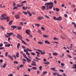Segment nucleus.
<instances>
[{
  "label": "nucleus",
  "mask_w": 76,
  "mask_h": 76,
  "mask_svg": "<svg viewBox=\"0 0 76 76\" xmlns=\"http://www.w3.org/2000/svg\"><path fill=\"white\" fill-rule=\"evenodd\" d=\"M31 54L32 55V56H35V53H34V52H31Z\"/></svg>",
  "instance_id": "nucleus-40"
},
{
  "label": "nucleus",
  "mask_w": 76,
  "mask_h": 76,
  "mask_svg": "<svg viewBox=\"0 0 76 76\" xmlns=\"http://www.w3.org/2000/svg\"><path fill=\"white\" fill-rule=\"evenodd\" d=\"M6 16V15L5 14H2L1 15V18H3L4 17Z\"/></svg>",
  "instance_id": "nucleus-31"
},
{
  "label": "nucleus",
  "mask_w": 76,
  "mask_h": 76,
  "mask_svg": "<svg viewBox=\"0 0 76 76\" xmlns=\"http://www.w3.org/2000/svg\"><path fill=\"white\" fill-rule=\"evenodd\" d=\"M0 57H3V58H4V56H3V55H0Z\"/></svg>",
  "instance_id": "nucleus-55"
},
{
  "label": "nucleus",
  "mask_w": 76,
  "mask_h": 76,
  "mask_svg": "<svg viewBox=\"0 0 76 76\" xmlns=\"http://www.w3.org/2000/svg\"><path fill=\"white\" fill-rule=\"evenodd\" d=\"M18 37L20 40H22V36L21 35L18 34Z\"/></svg>",
  "instance_id": "nucleus-4"
},
{
  "label": "nucleus",
  "mask_w": 76,
  "mask_h": 76,
  "mask_svg": "<svg viewBox=\"0 0 76 76\" xmlns=\"http://www.w3.org/2000/svg\"><path fill=\"white\" fill-rule=\"evenodd\" d=\"M18 29L19 30H20V29H22V27H20V26H18L17 27Z\"/></svg>",
  "instance_id": "nucleus-35"
},
{
  "label": "nucleus",
  "mask_w": 76,
  "mask_h": 76,
  "mask_svg": "<svg viewBox=\"0 0 76 76\" xmlns=\"http://www.w3.org/2000/svg\"><path fill=\"white\" fill-rule=\"evenodd\" d=\"M36 50L38 51H39V52H40L41 54L44 55V54H45V50H43L42 51L36 49Z\"/></svg>",
  "instance_id": "nucleus-3"
},
{
  "label": "nucleus",
  "mask_w": 76,
  "mask_h": 76,
  "mask_svg": "<svg viewBox=\"0 0 76 76\" xmlns=\"http://www.w3.org/2000/svg\"><path fill=\"white\" fill-rule=\"evenodd\" d=\"M38 44H43V42H37Z\"/></svg>",
  "instance_id": "nucleus-41"
},
{
  "label": "nucleus",
  "mask_w": 76,
  "mask_h": 76,
  "mask_svg": "<svg viewBox=\"0 0 76 76\" xmlns=\"http://www.w3.org/2000/svg\"><path fill=\"white\" fill-rule=\"evenodd\" d=\"M35 58L37 59V60H41V58L40 59H39L37 57H35Z\"/></svg>",
  "instance_id": "nucleus-50"
},
{
  "label": "nucleus",
  "mask_w": 76,
  "mask_h": 76,
  "mask_svg": "<svg viewBox=\"0 0 76 76\" xmlns=\"http://www.w3.org/2000/svg\"><path fill=\"white\" fill-rule=\"evenodd\" d=\"M3 43H1L0 44V47H3Z\"/></svg>",
  "instance_id": "nucleus-53"
},
{
  "label": "nucleus",
  "mask_w": 76,
  "mask_h": 76,
  "mask_svg": "<svg viewBox=\"0 0 76 76\" xmlns=\"http://www.w3.org/2000/svg\"><path fill=\"white\" fill-rule=\"evenodd\" d=\"M29 75L27 74H25L23 76H29Z\"/></svg>",
  "instance_id": "nucleus-64"
},
{
  "label": "nucleus",
  "mask_w": 76,
  "mask_h": 76,
  "mask_svg": "<svg viewBox=\"0 0 76 76\" xmlns=\"http://www.w3.org/2000/svg\"><path fill=\"white\" fill-rule=\"evenodd\" d=\"M26 59L27 60V63H30V61H31V60L30 59L28 58Z\"/></svg>",
  "instance_id": "nucleus-15"
},
{
  "label": "nucleus",
  "mask_w": 76,
  "mask_h": 76,
  "mask_svg": "<svg viewBox=\"0 0 76 76\" xmlns=\"http://www.w3.org/2000/svg\"><path fill=\"white\" fill-rule=\"evenodd\" d=\"M47 71H43V74L44 75H45V74H47Z\"/></svg>",
  "instance_id": "nucleus-26"
},
{
  "label": "nucleus",
  "mask_w": 76,
  "mask_h": 76,
  "mask_svg": "<svg viewBox=\"0 0 76 76\" xmlns=\"http://www.w3.org/2000/svg\"><path fill=\"white\" fill-rule=\"evenodd\" d=\"M62 19V18L61 16H59L58 18H57V20H61Z\"/></svg>",
  "instance_id": "nucleus-13"
},
{
  "label": "nucleus",
  "mask_w": 76,
  "mask_h": 76,
  "mask_svg": "<svg viewBox=\"0 0 76 76\" xmlns=\"http://www.w3.org/2000/svg\"><path fill=\"white\" fill-rule=\"evenodd\" d=\"M38 32L39 34H42V32L41 31V30L40 29L38 30Z\"/></svg>",
  "instance_id": "nucleus-21"
},
{
  "label": "nucleus",
  "mask_w": 76,
  "mask_h": 76,
  "mask_svg": "<svg viewBox=\"0 0 76 76\" xmlns=\"http://www.w3.org/2000/svg\"><path fill=\"white\" fill-rule=\"evenodd\" d=\"M50 69H51L52 70H53V71H54V70H56V69L54 68H50Z\"/></svg>",
  "instance_id": "nucleus-44"
},
{
  "label": "nucleus",
  "mask_w": 76,
  "mask_h": 76,
  "mask_svg": "<svg viewBox=\"0 0 76 76\" xmlns=\"http://www.w3.org/2000/svg\"><path fill=\"white\" fill-rule=\"evenodd\" d=\"M23 66H24V65H23V64H21L20 65L19 67L20 68L22 67H23Z\"/></svg>",
  "instance_id": "nucleus-45"
},
{
  "label": "nucleus",
  "mask_w": 76,
  "mask_h": 76,
  "mask_svg": "<svg viewBox=\"0 0 76 76\" xmlns=\"http://www.w3.org/2000/svg\"><path fill=\"white\" fill-rule=\"evenodd\" d=\"M7 34H5V36L6 37V38H9V37H10L11 35H13V33H7ZM8 35V36H7Z\"/></svg>",
  "instance_id": "nucleus-2"
},
{
  "label": "nucleus",
  "mask_w": 76,
  "mask_h": 76,
  "mask_svg": "<svg viewBox=\"0 0 76 76\" xmlns=\"http://www.w3.org/2000/svg\"><path fill=\"white\" fill-rule=\"evenodd\" d=\"M30 32V30L29 29H27L26 31V34H29Z\"/></svg>",
  "instance_id": "nucleus-16"
},
{
  "label": "nucleus",
  "mask_w": 76,
  "mask_h": 76,
  "mask_svg": "<svg viewBox=\"0 0 76 76\" xmlns=\"http://www.w3.org/2000/svg\"><path fill=\"white\" fill-rule=\"evenodd\" d=\"M46 9V7L45 6H42L41 7V9L42 10H45Z\"/></svg>",
  "instance_id": "nucleus-11"
},
{
  "label": "nucleus",
  "mask_w": 76,
  "mask_h": 76,
  "mask_svg": "<svg viewBox=\"0 0 76 76\" xmlns=\"http://www.w3.org/2000/svg\"><path fill=\"white\" fill-rule=\"evenodd\" d=\"M73 66L72 67V69H76V64H73Z\"/></svg>",
  "instance_id": "nucleus-27"
},
{
  "label": "nucleus",
  "mask_w": 76,
  "mask_h": 76,
  "mask_svg": "<svg viewBox=\"0 0 76 76\" xmlns=\"http://www.w3.org/2000/svg\"><path fill=\"white\" fill-rule=\"evenodd\" d=\"M21 42L22 43L24 44H25V45H29L28 44H27L24 40H21Z\"/></svg>",
  "instance_id": "nucleus-10"
},
{
  "label": "nucleus",
  "mask_w": 76,
  "mask_h": 76,
  "mask_svg": "<svg viewBox=\"0 0 76 76\" xmlns=\"http://www.w3.org/2000/svg\"><path fill=\"white\" fill-rule=\"evenodd\" d=\"M37 64L36 63H35V64L32 63L31 64V65H32V66H37V64Z\"/></svg>",
  "instance_id": "nucleus-37"
},
{
  "label": "nucleus",
  "mask_w": 76,
  "mask_h": 76,
  "mask_svg": "<svg viewBox=\"0 0 76 76\" xmlns=\"http://www.w3.org/2000/svg\"><path fill=\"white\" fill-rule=\"evenodd\" d=\"M26 9H28L29 10L31 9V7H26Z\"/></svg>",
  "instance_id": "nucleus-46"
},
{
  "label": "nucleus",
  "mask_w": 76,
  "mask_h": 76,
  "mask_svg": "<svg viewBox=\"0 0 76 76\" xmlns=\"http://www.w3.org/2000/svg\"><path fill=\"white\" fill-rule=\"evenodd\" d=\"M59 72H64V70L62 69L59 70Z\"/></svg>",
  "instance_id": "nucleus-51"
},
{
  "label": "nucleus",
  "mask_w": 76,
  "mask_h": 76,
  "mask_svg": "<svg viewBox=\"0 0 76 76\" xmlns=\"http://www.w3.org/2000/svg\"><path fill=\"white\" fill-rule=\"evenodd\" d=\"M19 53L18 52H17L16 53V56L17 57H19Z\"/></svg>",
  "instance_id": "nucleus-24"
},
{
  "label": "nucleus",
  "mask_w": 76,
  "mask_h": 76,
  "mask_svg": "<svg viewBox=\"0 0 76 76\" xmlns=\"http://www.w3.org/2000/svg\"><path fill=\"white\" fill-rule=\"evenodd\" d=\"M26 54L27 55H28V56L30 55V54L29 53L28 51L26 52Z\"/></svg>",
  "instance_id": "nucleus-49"
},
{
  "label": "nucleus",
  "mask_w": 76,
  "mask_h": 76,
  "mask_svg": "<svg viewBox=\"0 0 76 76\" xmlns=\"http://www.w3.org/2000/svg\"><path fill=\"white\" fill-rule=\"evenodd\" d=\"M42 19H44V17H43L39 16L37 18V20H42Z\"/></svg>",
  "instance_id": "nucleus-6"
},
{
  "label": "nucleus",
  "mask_w": 76,
  "mask_h": 76,
  "mask_svg": "<svg viewBox=\"0 0 76 76\" xmlns=\"http://www.w3.org/2000/svg\"><path fill=\"white\" fill-rule=\"evenodd\" d=\"M26 1H23L21 3V4H23V3H26Z\"/></svg>",
  "instance_id": "nucleus-52"
},
{
  "label": "nucleus",
  "mask_w": 76,
  "mask_h": 76,
  "mask_svg": "<svg viewBox=\"0 0 76 76\" xmlns=\"http://www.w3.org/2000/svg\"><path fill=\"white\" fill-rule=\"evenodd\" d=\"M32 69L33 70H37V68L36 67H33L32 68Z\"/></svg>",
  "instance_id": "nucleus-32"
},
{
  "label": "nucleus",
  "mask_w": 76,
  "mask_h": 76,
  "mask_svg": "<svg viewBox=\"0 0 76 76\" xmlns=\"http://www.w3.org/2000/svg\"><path fill=\"white\" fill-rule=\"evenodd\" d=\"M64 17L66 18H67V15L66 14H64Z\"/></svg>",
  "instance_id": "nucleus-62"
},
{
  "label": "nucleus",
  "mask_w": 76,
  "mask_h": 76,
  "mask_svg": "<svg viewBox=\"0 0 76 76\" xmlns=\"http://www.w3.org/2000/svg\"><path fill=\"white\" fill-rule=\"evenodd\" d=\"M45 5L46 6V9L48 10L49 9H52L53 7V3L49 2L45 3Z\"/></svg>",
  "instance_id": "nucleus-1"
},
{
  "label": "nucleus",
  "mask_w": 76,
  "mask_h": 76,
  "mask_svg": "<svg viewBox=\"0 0 76 76\" xmlns=\"http://www.w3.org/2000/svg\"><path fill=\"white\" fill-rule=\"evenodd\" d=\"M23 56L24 58H26V59L28 58V57H27L25 53H23Z\"/></svg>",
  "instance_id": "nucleus-14"
},
{
  "label": "nucleus",
  "mask_w": 76,
  "mask_h": 76,
  "mask_svg": "<svg viewBox=\"0 0 76 76\" xmlns=\"http://www.w3.org/2000/svg\"><path fill=\"white\" fill-rule=\"evenodd\" d=\"M41 29H42V31H44L45 30V28H44V27H41Z\"/></svg>",
  "instance_id": "nucleus-39"
},
{
  "label": "nucleus",
  "mask_w": 76,
  "mask_h": 76,
  "mask_svg": "<svg viewBox=\"0 0 76 76\" xmlns=\"http://www.w3.org/2000/svg\"><path fill=\"white\" fill-rule=\"evenodd\" d=\"M7 54H8V53L6 52L5 53V57H7Z\"/></svg>",
  "instance_id": "nucleus-47"
},
{
  "label": "nucleus",
  "mask_w": 76,
  "mask_h": 76,
  "mask_svg": "<svg viewBox=\"0 0 76 76\" xmlns=\"http://www.w3.org/2000/svg\"><path fill=\"white\" fill-rule=\"evenodd\" d=\"M39 71H37V75H39Z\"/></svg>",
  "instance_id": "nucleus-60"
},
{
  "label": "nucleus",
  "mask_w": 76,
  "mask_h": 76,
  "mask_svg": "<svg viewBox=\"0 0 76 76\" xmlns=\"http://www.w3.org/2000/svg\"><path fill=\"white\" fill-rule=\"evenodd\" d=\"M22 9H23V10H26V7H22Z\"/></svg>",
  "instance_id": "nucleus-33"
},
{
  "label": "nucleus",
  "mask_w": 76,
  "mask_h": 76,
  "mask_svg": "<svg viewBox=\"0 0 76 76\" xmlns=\"http://www.w3.org/2000/svg\"><path fill=\"white\" fill-rule=\"evenodd\" d=\"M0 28L2 30H3V31H4L5 30V28L3 26H0Z\"/></svg>",
  "instance_id": "nucleus-17"
},
{
  "label": "nucleus",
  "mask_w": 76,
  "mask_h": 76,
  "mask_svg": "<svg viewBox=\"0 0 76 76\" xmlns=\"http://www.w3.org/2000/svg\"><path fill=\"white\" fill-rule=\"evenodd\" d=\"M36 53L37 54V56L39 57V55L40 54V53H39V52L37 51H36Z\"/></svg>",
  "instance_id": "nucleus-18"
},
{
  "label": "nucleus",
  "mask_w": 76,
  "mask_h": 76,
  "mask_svg": "<svg viewBox=\"0 0 76 76\" xmlns=\"http://www.w3.org/2000/svg\"><path fill=\"white\" fill-rule=\"evenodd\" d=\"M6 66H7V64L5 63L3 64L2 67H3V68H5V67H6Z\"/></svg>",
  "instance_id": "nucleus-22"
},
{
  "label": "nucleus",
  "mask_w": 76,
  "mask_h": 76,
  "mask_svg": "<svg viewBox=\"0 0 76 76\" xmlns=\"http://www.w3.org/2000/svg\"><path fill=\"white\" fill-rule=\"evenodd\" d=\"M3 19H6L7 20V22H9V18L8 17H3Z\"/></svg>",
  "instance_id": "nucleus-8"
},
{
  "label": "nucleus",
  "mask_w": 76,
  "mask_h": 76,
  "mask_svg": "<svg viewBox=\"0 0 76 76\" xmlns=\"http://www.w3.org/2000/svg\"><path fill=\"white\" fill-rule=\"evenodd\" d=\"M62 75H63V76H67V75H66V74H65L64 73H63Z\"/></svg>",
  "instance_id": "nucleus-57"
},
{
  "label": "nucleus",
  "mask_w": 76,
  "mask_h": 76,
  "mask_svg": "<svg viewBox=\"0 0 76 76\" xmlns=\"http://www.w3.org/2000/svg\"><path fill=\"white\" fill-rule=\"evenodd\" d=\"M53 76H56V75H57L58 76H63V75H60L58 74V73H54L53 74Z\"/></svg>",
  "instance_id": "nucleus-7"
},
{
  "label": "nucleus",
  "mask_w": 76,
  "mask_h": 76,
  "mask_svg": "<svg viewBox=\"0 0 76 76\" xmlns=\"http://www.w3.org/2000/svg\"><path fill=\"white\" fill-rule=\"evenodd\" d=\"M53 18L54 20H57V18H56V17L55 16H53Z\"/></svg>",
  "instance_id": "nucleus-30"
},
{
  "label": "nucleus",
  "mask_w": 76,
  "mask_h": 76,
  "mask_svg": "<svg viewBox=\"0 0 76 76\" xmlns=\"http://www.w3.org/2000/svg\"><path fill=\"white\" fill-rule=\"evenodd\" d=\"M17 27V26H16L14 25L12 26H11V28H13V29L16 28Z\"/></svg>",
  "instance_id": "nucleus-20"
},
{
  "label": "nucleus",
  "mask_w": 76,
  "mask_h": 76,
  "mask_svg": "<svg viewBox=\"0 0 76 76\" xmlns=\"http://www.w3.org/2000/svg\"><path fill=\"white\" fill-rule=\"evenodd\" d=\"M13 6L14 7V6H15V5H16V3H15L14 2H13Z\"/></svg>",
  "instance_id": "nucleus-56"
},
{
  "label": "nucleus",
  "mask_w": 76,
  "mask_h": 76,
  "mask_svg": "<svg viewBox=\"0 0 76 76\" xmlns=\"http://www.w3.org/2000/svg\"><path fill=\"white\" fill-rule=\"evenodd\" d=\"M43 64H49L50 62L48 61L47 62H44Z\"/></svg>",
  "instance_id": "nucleus-36"
},
{
  "label": "nucleus",
  "mask_w": 76,
  "mask_h": 76,
  "mask_svg": "<svg viewBox=\"0 0 76 76\" xmlns=\"http://www.w3.org/2000/svg\"><path fill=\"white\" fill-rule=\"evenodd\" d=\"M8 57H9V58H10L11 59H12V60H13V57H12L11 56H10V55H8Z\"/></svg>",
  "instance_id": "nucleus-23"
},
{
  "label": "nucleus",
  "mask_w": 76,
  "mask_h": 76,
  "mask_svg": "<svg viewBox=\"0 0 76 76\" xmlns=\"http://www.w3.org/2000/svg\"><path fill=\"white\" fill-rule=\"evenodd\" d=\"M17 7H20V5H19V4H17Z\"/></svg>",
  "instance_id": "nucleus-59"
},
{
  "label": "nucleus",
  "mask_w": 76,
  "mask_h": 76,
  "mask_svg": "<svg viewBox=\"0 0 76 76\" xmlns=\"http://www.w3.org/2000/svg\"><path fill=\"white\" fill-rule=\"evenodd\" d=\"M18 9V7H15L13 8V10H15V9Z\"/></svg>",
  "instance_id": "nucleus-54"
},
{
  "label": "nucleus",
  "mask_w": 76,
  "mask_h": 76,
  "mask_svg": "<svg viewBox=\"0 0 76 76\" xmlns=\"http://www.w3.org/2000/svg\"><path fill=\"white\" fill-rule=\"evenodd\" d=\"M21 47L23 49H25L26 48L25 46H21Z\"/></svg>",
  "instance_id": "nucleus-48"
},
{
  "label": "nucleus",
  "mask_w": 76,
  "mask_h": 76,
  "mask_svg": "<svg viewBox=\"0 0 76 76\" xmlns=\"http://www.w3.org/2000/svg\"><path fill=\"white\" fill-rule=\"evenodd\" d=\"M42 36L43 37H44V38H47V37L48 38V37H49V36H47L46 35H43Z\"/></svg>",
  "instance_id": "nucleus-29"
},
{
  "label": "nucleus",
  "mask_w": 76,
  "mask_h": 76,
  "mask_svg": "<svg viewBox=\"0 0 76 76\" xmlns=\"http://www.w3.org/2000/svg\"><path fill=\"white\" fill-rule=\"evenodd\" d=\"M56 12H59V11H60V9H59L58 8H56Z\"/></svg>",
  "instance_id": "nucleus-34"
},
{
  "label": "nucleus",
  "mask_w": 76,
  "mask_h": 76,
  "mask_svg": "<svg viewBox=\"0 0 76 76\" xmlns=\"http://www.w3.org/2000/svg\"><path fill=\"white\" fill-rule=\"evenodd\" d=\"M28 51H30V52H31V51H32V50H30L28 48H27L26 49H24V52H26H26Z\"/></svg>",
  "instance_id": "nucleus-5"
},
{
  "label": "nucleus",
  "mask_w": 76,
  "mask_h": 76,
  "mask_svg": "<svg viewBox=\"0 0 76 76\" xmlns=\"http://www.w3.org/2000/svg\"><path fill=\"white\" fill-rule=\"evenodd\" d=\"M67 56H68V57H69V58H72V56L70 55V54L67 55Z\"/></svg>",
  "instance_id": "nucleus-38"
},
{
  "label": "nucleus",
  "mask_w": 76,
  "mask_h": 76,
  "mask_svg": "<svg viewBox=\"0 0 76 76\" xmlns=\"http://www.w3.org/2000/svg\"><path fill=\"white\" fill-rule=\"evenodd\" d=\"M72 32H73V34H75V35H76V32L75 31H74L73 30H72Z\"/></svg>",
  "instance_id": "nucleus-58"
},
{
  "label": "nucleus",
  "mask_w": 76,
  "mask_h": 76,
  "mask_svg": "<svg viewBox=\"0 0 76 76\" xmlns=\"http://www.w3.org/2000/svg\"><path fill=\"white\" fill-rule=\"evenodd\" d=\"M15 17L16 19H17L20 18V16L19 15H15Z\"/></svg>",
  "instance_id": "nucleus-9"
},
{
  "label": "nucleus",
  "mask_w": 76,
  "mask_h": 76,
  "mask_svg": "<svg viewBox=\"0 0 76 76\" xmlns=\"http://www.w3.org/2000/svg\"><path fill=\"white\" fill-rule=\"evenodd\" d=\"M13 63L14 64H18V62L17 61H14Z\"/></svg>",
  "instance_id": "nucleus-43"
},
{
  "label": "nucleus",
  "mask_w": 76,
  "mask_h": 76,
  "mask_svg": "<svg viewBox=\"0 0 76 76\" xmlns=\"http://www.w3.org/2000/svg\"><path fill=\"white\" fill-rule=\"evenodd\" d=\"M12 23H13V21H10L9 22V24L10 25H11Z\"/></svg>",
  "instance_id": "nucleus-42"
},
{
  "label": "nucleus",
  "mask_w": 76,
  "mask_h": 76,
  "mask_svg": "<svg viewBox=\"0 0 76 76\" xmlns=\"http://www.w3.org/2000/svg\"><path fill=\"white\" fill-rule=\"evenodd\" d=\"M13 56L14 57V58H15V59L16 58V56L15 55H14Z\"/></svg>",
  "instance_id": "nucleus-63"
},
{
  "label": "nucleus",
  "mask_w": 76,
  "mask_h": 76,
  "mask_svg": "<svg viewBox=\"0 0 76 76\" xmlns=\"http://www.w3.org/2000/svg\"><path fill=\"white\" fill-rule=\"evenodd\" d=\"M3 49H4V48L3 47L0 48V50H3Z\"/></svg>",
  "instance_id": "nucleus-61"
},
{
  "label": "nucleus",
  "mask_w": 76,
  "mask_h": 76,
  "mask_svg": "<svg viewBox=\"0 0 76 76\" xmlns=\"http://www.w3.org/2000/svg\"><path fill=\"white\" fill-rule=\"evenodd\" d=\"M64 56V53H62V55H60V57L61 58H63Z\"/></svg>",
  "instance_id": "nucleus-25"
},
{
  "label": "nucleus",
  "mask_w": 76,
  "mask_h": 76,
  "mask_svg": "<svg viewBox=\"0 0 76 76\" xmlns=\"http://www.w3.org/2000/svg\"><path fill=\"white\" fill-rule=\"evenodd\" d=\"M53 54L54 56H57L58 55V53H53Z\"/></svg>",
  "instance_id": "nucleus-19"
},
{
  "label": "nucleus",
  "mask_w": 76,
  "mask_h": 76,
  "mask_svg": "<svg viewBox=\"0 0 76 76\" xmlns=\"http://www.w3.org/2000/svg\"><path fill=\"white\" fill-rule=\"evenodd\" d=\"M20 43H18V45H17V48L18 49H19V46H20Z\"/></svg>",
  "instance_id": "nucleus-28"
},
{
  "label": "nucleus",
  "mask_w": 76,
  "mask_h": 76,
  "mask_svg": "<svg viewBox=\"0 0 76 76\" xmlns=\"http://www.w3.org/2000/svg\"><path fill=\"white\" fill-rule=\"evenodd\" d=\"M45 44H50V42L48 41L47 40L45 41Z\"/></svg>",
  "instance_id": "nucleus-12"
}]
</instances>
